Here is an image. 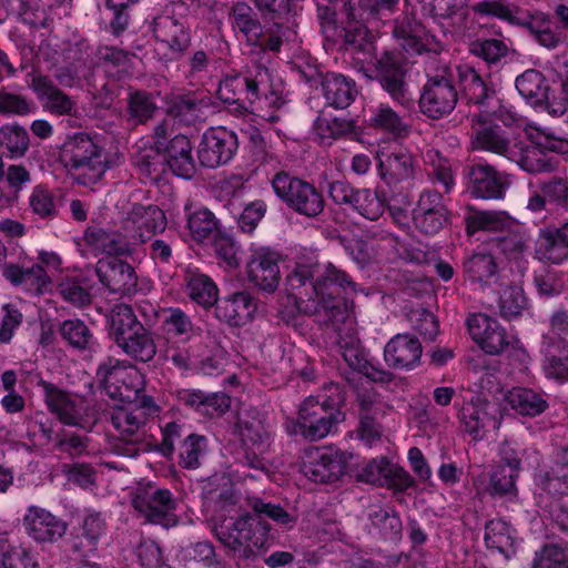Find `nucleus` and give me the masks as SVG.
Returning a JSON list of instances; mask_svg holds the SVG:
<instances>
[{
  "mask_svg": "<svg viewBox=\"0 0 568 568\" xmlns=\"http://www.w3.org/2000/svg\"><path fill=\"white\" fill-rule=\"evenodd\" d=\"M156 40L155 52L160 59H173L189 45L190 37L184 23L169 14H160L153 21Z\"/></svg>",
  "mask_w": 568,
  "mask_h": 568,
  "instance_id": "nucleus-17",
  "label": "nucleus"
},
{
  "mask_svg": "<svg viewBox=\"0 0 568 568\" xmlns=\"http://www.w3.org/2000/svg\"><path fill=\"white\" fill-rule=\"evenodd\" d=\"M187 292L192 301L209 307L217 301V287L206 275L192 273L187 277Z\"/></svg>",
  "mask_w": 568,
  "mask_h": 568,
  "instance_id": "nucleus-45",
  "label": "nucleus"
},
{
  "mask_svg": "<svg viewBox=\"0 0 568 568\" xmlns=\"http://www.w3.org/2000/svg\"><path fill=\"white\" fill-rule=\"evenodd\" d=\"M364 112V122L367 129L388 133L396 138L405 136L408 133V125L387 104L372 105Z\"/></svg>",
  "mask_w": 568,
  "mask_h": 568,
  "instance_id": "nucleus-28",
  "label": "nucleus"
},
{
  "mask_svg": "<svg viewBox=\"0 0 568 568\" xmlns=\"http://www.w3.org/2000/svg\"><path fill=\"white\" fill-rule=\"evenodd\" d=\"M33 555L10 542L7 536H0V568H34Z\"/></svg>",
  "mask_w": 568,
  "mask_h": 568,
  "instance_id": "nucleus-44",
  "label": "nucleus"
},
{
  "mask_svg": "<svg viewBox=\"0 0 568 568\" xmlns=\"http://www.w3.org/2000/svg\"><path fill=\"white\" fill-rule=\"evenodd\" d=\"M116 344L128 355L142 362L151 361L156 353L153 338L144 327H142V332L135 331L125 336L124 341H118Z\"/></svg>",
  "mask_w": 568,
  "mask_h": 568,
  "instance_id": "nucleus-42",
  "label": "nucleus"
},
{
  "mask_svg": "<svg viewBox=\"0 0 568 568\" xmlns=\"http://www.w3.org/2000/svg\"><path fill=\"white\" fill-rule=\"evenodd\" d=\"M458 77L463 93L469 103L480 105L490 94H494V89H490L473 68H458Z\"/></svg>",
  "mask_w": 568,
  "mask_h": 568,
  "instance_id": "nucleus-39",
  "label": "nucleus"
},
{
  "mask_svg": "<svg viewBox=\"0 0 568 568\" xmlns=\"http://www.w3.org/2000/svg\"><path fill=\"white\" fill-rule=\"evenodd\" d=\"M0 145L12 158L22 156L29 148V135L24 128L18 124H7L0 129Z\"/></svg>",
  "mask_w": 568,
  "mask_h": 568,
  "instance_id": "nucleus-50",
  "label": "nucleus"
},
{
  "mask_svg": "<svg viewBox=\"0 0 568 568\" xmlns=\"http://www.w3.org/2000/svg\"><path fill=\"white\" fill-rule=\"evenodd\" d=\"M210 485L216 487L207 490L206 506L213 513L212 520L217 539L240 557H248L263 544L262 537L253 528L257 519L240 514L229 476H214Z\"/></svg>",
  "mask_w": 568,
  "mask_h": 568,
  "instance_id": "nucleus-2",
  "label": "nucleus"
},
{
  "mask_svg": "<svg viewBox=\"0 0 568 568\" xmlns=\"http://www.w3.org/2000/svg\"><path fill=\"white\" fill-rule=\"evenodd\" d=\"M252 508L260 517H266L285 528H291L296 523V517L278 505L255 499L252 504Z\"/></svg>",
  "mask_w": 568,
  "mask_h": 568,
  "instance_id": "nucleus-53",
  "label": "nucleus"
},
{
  "mask_svg": "<svg viewBox=\"0 0 568 568\" xmlns=\"http://www.w3.org/2000/svg\"><path fill=\"white\" fill-rule=\"evenodd\" d=\"M112 406L111 422L123 440H132L148 416L158 412V406L150 397L136 399H118Z\"/></svg>",
  "mask_w": 568,
  "mask_h": 568,
  "instance_id": "nucleus-13",
  "label": "nucleus"
},
{
  "mask_svg": "<svg viewBox=\"0 0 568 568\" xmlns=\"http://www.w3.org/2000/svg\"><path fill=\"white\" fill-rule=\"evenodd\" d=\"M499 121L509 129V132L505 131L503 136L499 134V155H504L509 161L519 162L523 159L525 143L521 138L524 135L540 149L558 154L568 153V139L556 135L550 129L527 123L510 105L499 104Z\"/></svg>",
  "mask_w": 568,
  "mask_h": 568,
  "instance_id": "nucleus-4",
  "label": "nucleus"
},
{
  "mask_svg": "<svg viewBox=\"0 0 568 568\" xmlns=\"http://www.w3.org/2000/svg\"><path fill=\"white\" fill-rule=\"evenodd\" d=\"M165 129L163 125H160L154 131V145H155V152H144L141 153L139 156V165L142 171H144L148 174H159L160 169L159 166L162 165L161 161H156L158 158H160V152L163 146V140L165 139Z\"/></svg>",
  "mask_w": 568,
  "mask_h": 568,
  "instance_id": "nucleus-60",
  "label": "nucleus"
},
{
  "mask_svg": "<svg viewBox=\"0 0 568 568\" xmlns=\"http://www.w3.org/2000/svg\"><path fill=\"white\" fill-rule=\"evenodd\" d=\"M290 207L301 214L316 216L323 210V197L312 184L302 181Z\"/></svg>",
  "mask_w": 568,
  "mask_h": 568,
  "instance_id": "nucleus-48",
  "label": "nucleus"
},
{
  "mask_svg": "<svg viewBox=\"0 0 568 568\" xmlns=\"http://www.w3.org/2000/svg\"><path fill=\"white\" fill-rule=\"evenodd\" d=\"M351 207L365 219L376 221L385 211V202L369 189H357Z\"/></svg>",
  "mask_w": 568,
  "mask_h": 568,
  "instance_id": "nucleus-49",
  "label": "nucleus"
},
{
  "mask_svg": "<svg viewBox=\"0 0 568 568\" xmlns=\"http://www.w3.org/2000/svg\"><path fill=\"white\" fill-rule=\"evenodd\" d=\"M529 242L524 224L499 212V251L510 260H518Z\"/></svg>",
  "mask_w": 568,
  "mask_h": 568,
  "instance_id": "nucleus-26",
  "label": "nucleus"
},
{
  "mask_svg": "<svg viewBox=\"0 0 568 568\" xmlns=\"http://www.w3.org/2000/svg\"><path fill=\"white\" fill-rule=\"evenodd\" d=\"M468 331L474 342L486 353L495 354L496 322L485 314H474L468 321Z\"/></svg>",
  "mask_w": 568,
  "mask_h": 568,
  "instance_id": "nucleus-35",
  "label": "nucleus"
},
{
  "mask_svg": "<svg viewBox=\"0 0 568 568\" xmlns=\"http://www.w3.org/2000/svg\"><path fill=\"white\" fill-rule=\"evenodd\" d=\"M381 179L387 184L408 180L414 174V161L397 142L379 144L376 151Z\"/></svg>",
  "mask_w": 568,
  "mask_h": 568,
  "instance_id": "nucleus-18",
  "label": "nucleus"
},
{
  "mask_svg": "<svg viewBox=\"0 0 568 568\" xmlns=\"http://www.w3.org/2000/svg\"><path fill=\"white\" fill-rule=\"evenodd\" d=\"M132 506L150 523L165 527L176 524L174 510L178 506V500L169 489L161 488L153 483L140 484L134 489Z\"/></svg>",
  "mask_w": 568,
  "mask_h": 568,
  "instance_id": "nucleus-8",
  "label": "nucleus"
},
{
  "mask_svg": "<svg viewBox=\"0 0 568 568\" xmlns=\"http://www.w3.org/2000/svg\"><path fill=\"white\" fill-rule=\"evenodd\" d=\"M62 160L77 183L91 186L101 181L108 169L120 164L121 156L104 154L93 139L78 133L65 142Z\"/></svg>",
  "mask_w": 568,
  "mask_h": 568,
  "instance_id": "nucleus-5",
  "label": "nucleus"
},
{
  "mask_svg": "<svg viewBox=\"0 0 568 568\" xmlns=\"http://www.w3.org/2000/svg\"><path fill=\"white\" fill-rule=\"evenodd\" d=\"M468 192L478 199H494L497 194V176L493 166L477 163L470 171Z\"/></svg>",
  "mask_w": 568,
  "mask_h": 568,
  "instance_id": "nucleus-36",
  "label": "nucleus"
},
{
  "mask_svg": "<svg viewBox=\"0 0 568 568\" xmlns=\"http://www.w3.org/2000/svg\"><path fill=\"white\" fill-rule=\"evenodd\" d=\"M387 473H389V463L385 457H381L366 463L358 477L362 481L382 486L387 483Z\"/></svg>",
  "mask_w": 568,
  "mask_h": 568,
  "instance_id": "nucleus-62",
  "label": "nucleus"
},
{
  "mask_svg": "<svg viewBox=\"0 0 568 568\" xmlns=\"http://www.w3.org/2000/svg\"><path fill=\"white\" fill-rule=\"evenodd\" d=\"M414 223L425 234L437 233L447 221V210L438 192L425 191L420 194L413 213Z\"/></svg>",
  "mask_w": 568,
  "mask_h": 568,
  "instance_id": "nucleus-19",
  "label": "nucleus"
},
{
  "mask_svg": "<svg viewBox=\"0 0 568 568\" xmlns=\"http://www.w3.org/2000/svg\"><path fill=\"white\" fill-rule=\"evenodd\" d=\"M237 150V138L225 128L206 130L197 148L200 163L206 168H216L232 160Z\"/></svg>",
  "mask_w": 568,
  "mask_h": 568,
  "instance_id": "nucleus-14",
  "label": "nucleus"
},
{
  "mask_svg": "<svg viewBox=\"0 0 568 568\" xmlns=\"http://www.w3.org/2000/svg\"><path fill=\"white\" fill-rule=\"evenodd\" d=\"M206 447L205 437L189 435L180 448L181 464L185 468H196L199 458Z\"/></svg>",
  "mask_w": 568,
  "mask_h": 568,
  "instance_id": "nucleus-56",
  "label": "nucleus"
},
{
  "mask_svg": "<svg viewBox=\"0 0 568 568\" xmlns=\"http://www.w3.org/2000/svg\"><path fill=\"white\" fill-rule=\"evenodd\" d=\"M377 403L372 395H363L359 398L361 420L359 437L368 446H372L381 438V427L375 423L374 417L377 415Z\"/></svg>",
  "mask_w": 568,
  "mask_h": 568,
  "instance_id": "nucleus-41",
  "label": "nucleus"
},
{
  "mask_svg": "<svg viewBox=\"0 0 568 568\" xmlns=\"http://www.w3.org/2000/svg\"><path fill=\"white\" fill-rule=\"evenodd\" d=\"M351 458V454L332 447L311 448L304 453L302 471L316 483L333 481L345 474Z\"/></svg>",
  "mask_w": 568,
  "mask_h": 568,
  "instance_id": "nucleus-12",
  "label": "nucleus"
},
{
  "mask_svg": "<svg viewBox=\"0 0 568 568\" xmlns=\"http://www.w3.org/2000/svg\"><path fill=\"white\" fill-rule=\"evenodd\" d=\"M457 91L446 78H430L423 87L419 108L424 115L430 119H442L456 106Z\"/></svg>",
  "mask_w": 568,
  "mask_h": 568,
  "instance_id": "nucleus-16",
  "label": "nucleus"
},
{
  "mask_svg": "<svg viewBox=\"0 0 568 568\" xmlns=\"http://www.w3.org/2000/svg\"><path fill=\"white\" fill-rule=\"evenodd\" d=\"M98 377L113 399H136L144 385L135 366L112 359L99 367Z\"/></svg>",
  "mask_w": 568,
  "mask_h": 568,
  "instance_id": "nucleus-10",
  "label": "nucleus"
},
{
  "mask_svg": "<svg viewBox=\"0 0 568 568\" xmlns=\"http://www.w3.org/2000/svg\"><path fill=\"white\" fill-rule=\"evenodd\" d=\"M3 276L16 286H22L33 294H43L51 285V277L39 264L31 266L9 264L3 268Z\"/></svg>",
  "mask_w": 568,
  "mask_h": 568,
  "instance_id": "nucleus-25",
  "label": "nucleus"
},
{
  "mask_svg": "<svg viewBox=\"0 0 568 568\" xmlns=\"http://www.w3.org/2000/svg\"><path fill=\"white\" fill-rule=\"evenodd\" d=\"M121 236L129 244V252L134 246L151 240L166 227L164 212L155 205L132 204L121 220Z\"/></svg>",
  "mask_w": 568,
  "mask_h": 568,
  "instance_id": "nucleus-9",
  "label": "nucleus"
},
{
  "mask_svg": "<svg viewBox=\"0 0 568 568\" xmlns=\"http://www.w3.org/2000/svg\"><path fill=\"white\" fill-rule=\"evenodd\" d=\"M529 27L536 34L539 43L547 48L556 47L560 40L559 34L551 29L549 18L544 14L532 17L529 22Z\"/></svg>",
  "mask_w": 568,
  "mask_h": 568,
  "instance_id": "nucleus-63",
  "label": "nucleus"
},
{
  "mask_svg": "<svg viewBox=\"0 0 568 568\" xmlns=\"http://www.w3.org/2000/svg\"><path fill=\"white\" fill-rule=\"evenodd\" d=\"M394 36L408 53L439 52L442 44L423 24L406 21L395 27Z\"/></svg>",
  "mask_w": 568,
  "mask_h": 568,
  "instance_id": "nucleus-22",
  "label": "nucleus"
},
{
  "mask_svg": "<svg viewBox=\"0 0 568 568\" xmlns=\"http://www.w3.org/2000/svg\"><path fill=\"white\" fill-rule=\"evenodd\" d=\"M287 286L296 307L304 313H325L332 321L344 318L346 297L355 288L348 276L328 264L321 267L313 258L301 257L287 275Z\"/></svg>",
  "mask_w": 568,
  "mask_h": 568,
  "instance_id": "nucleus-1",
  "label": "nucleus"
},
{
  "mask_svg": "<svg viewBox=\"0 0 568 568\" xmlns=\"http://www.w3.org/2000/svg\"><path fill=\"white\" fill-rule=\"evenodd\" d=\"M342 419V413L333 404L308 397L302 403L296 422L288 423L286 428L290 434L317 440L335 432Z\"/></svg>",
  "mask_w": 568,
  "mask_h": 568,
  "instance_id": "nucleus-6",
  "label": "nucleus"
},
{
  "mask_svg": "<svg viewBox=\"0 0 568 568\" xmlns=\"http://www.w3.org/2000/svg\"><path fill=\"white\" fill-rule=\"evenodd\" d=\"M466 271L473 281L487 284L495 275L496 264L493 255L475 254L466 264Z\"/></svg>",
  "mask_w": 568,
  "mask_h": 568,
  "instance_id": "nucleus-52",
  "label": "nucleus"
},
{
  "mask_svg": "<svg viewBox=\"0 0 568 568\" xmlns=\"http://www.w3.org/2000/svg\"><path fill=\"white\" fill-rule=\"evenodd\" d=\"M44 402L57 418L69 426L91 428L97 422V412L89 402L77 394L64 392L51 383L41 382Z\"/></svg>",
  "mask_w": 568,
  "mask_h": 568,
  "instance_id": "nucleus-7",
  "label": "nucleus"
},
{
  "mask_svg": "<svg viewBox=\"0 0 568 568\" xmlns=\"http://www.w3.org/2000/svg\"><path fill=\"white\" fill-rule=\"evenodd\" d=\"M95 273L100 282L112 292L130 293L136 286L133 267L116 258L100 260Z\"/></svg>",
  "mask_w": 568,
  "mask_h": 568,
  "instance_id": "nucleus-21",
  "label": "nucleus"
},
{
  "mask_svg": "<svg viewBox=\"0 0 568 568\" xmlns=\"http://www.w3.org/2000/svg\"><path fill=\"white\" fill-rule=\"evenodd\" d=\"M495 113L481 111L475 120L474 130L475 135L471 144L476 150L497 152V135H496Z\"/></svg>",
  "mask_w": 568,
  "mask_h": 568,
  "instance_id": "nucleus-40",
  "label": "nucleus"
},
{
  "mask_svg": "<svg viewBox=\"0 0 568 568\" xmlns=\"http://www.w3.org/2000/svg\"><path fill=\"white\" fill-rule=\"evenodd\" d=\"M526 306V297L519 285L510 286L503 292L499 304V314L504 317H514L521 313Z\"/></svg>",
  "mask_w": 568,
  "mask_h": 568,
  "instance_id": "nucleus-55",
  "label": "nucleus"
},
{
  "mask_svg": "<svg viewBox=\"0 0 568 568\" xmlns=\"http://www.w3.org/2000/svg\"><path fill=\"white\" fill-rule=\"evenodd\" d=\"M91 284L79 274L65 276L59 284L61 296L77 306H84L91 302Z\"/></svg>",
  "mask_w": 568,
  "mask_h": 568,
  "instance_id": "nucleus-43",
  "label": "nucleus"
},
{
  "mask_svg": "<svg viewBox=\"0 0 568 568\" xmlns=\"http://www.w3.org/2000/svg\"><path fill=\"white\" fill-rule=\"evenodd\" d=\"M219 99L239 111L242 95L253 105L262 120L274 122L278 119L276 110L284 104V83L273 71L260 64L245 68L242 75L225 77L217 88Z\"/></svg>",
  "mask_w": 568,
  "mask_h": 568,
  "instance_id": "nucleus-3",
  "label": "nucleus"
},
{
  "mask_svg": "<svg viewBox=\"0 0 568 568\" xmlns=\"http://www.w3.org/2000/svg\"><path fill=\"white\" fill-rule=\"evenodd\" d=\"M143 325L136 320L132 308L125 304L115 305L110 313V332L115 343L133 332H142Z\"/></svg>",
  "mask_w": 568,
  "mask_h": 568,
  "instance_id": "nucleus-37",
  "label": "nucleus"
},
{
  "mask_svg": "<svg viewBox=\"0 0 568 568\" xmlns=\"http://www.w3.org/2000/svg\"><path fill=\"white\" fill-rule=\"evenodd\" d=\"M504 409H514L521 415L535 416L546 409V400L535 392L514 387L504 395Z\"/></svg>",
  "mask_w": 568,
  "mask_h": 568,
  "instance_id": "nucleus-34",
  "label": "nucleus"
},
{
  "mask_svg": "<svg viewBox=\"0 0 568 568\" xmlns=\"http://www.w3.org/2000/svg\"><path fill=\"white\" fill-rule=\"evenodd\" d=\"M214 251L220 265L225 268H236L240 265V247L232 237L222 234V232L212 240Z\"/></svg>",
  "mask_w": 568,
  "mask_h": 568,
  "instance_id": "nucleus-51",
  "label": "nucleus"
},
{
  "mask_svg": "<svg viewBox=\"0 0 568 568\" xmlns=\"http://www.w3.org/2000/svg\"><path fill=\"white\" fill-rule=\"evenodd\" d=\"M163 160L175 175L190 178L194 171L190 140L182 134L174 136L164 150Z\"/></svg>",
  "mask_w": 568,
  "mask_h": 568,
  "instance_id": "nucleus-29",
  "label": "nucleus"
},
{
  "mask_svg": "<svg viewBox=\"0 0 568 568\" xmlns=\"http://www.w3.org/2000/svg\"><path fill=\"white\" fill-rule=\"evenodd\" d=\"M31 88L48 112L55 115H72L75 113V102L58 89L49 78L44 75L34 77Z\"/></svg>",
  "mask_w": 568,
  "mask_h": 568,
  "instance_id": "nucleus-23",
  "label": "nucleus"
},
{
  "mask_svg": "<svg viewBox=\"0 0 568 568\" xmlns=\"http://www.w3.org/2000/svg\"><path fill=\"white\" fill-rule=\"evenodd\" d=\"M250 255L246 261V276L250 283L256 288L273 293L280 285L282 275L280 263L282 256L270 246L251 244Z\"/></svg>",
  "mask_w": 568,
  "mask_h": 568,
  "instance_id": "nucleus-11",
  "label": "nucleus"
},
{
  "mask_svg": "<svg viewBox=\"0 0 568 568\" xmlns=\"http://www.w3.org/2000/svg\"><path fill=\"white\" fill-rule=\"evenodd\" d=\"M519 94L531 103L548 101L550 99L548 87L542 74L536 70H527L516 79Z\"/></svg>",
  "mask_w": 568,
  "mask_h": 568,
  "instance_id": "nucleus-38",
  "label": "nucleus"
},
{
  "mask_svg": "<svg viewBox=\"0 0 568 568\" xmlns=\"http://www.w3.org/2000/svg\"><path fill=\"white\" fill-rule=\"evenodd\" d=\"M302 181L303 180L292 176L288 173L280 172L272 179V187L275 194L291 206L295 197V192L298 191Z\"/></svg>",
  "mask_w": 568,
  "mask_h": 568,
  "instance_id": "nucleus-59",
  "label": "nucleus"
},
{
  "mask_svg": "<svg viewBox=\"0 0 568 568\" xmlns=\"http://www.w3.org/2000/svg\"><path fill=\"white\" fill-rule=\"evenodd\" d=\"M532 568H568V546L544 547Z\"/></svg>",
  "mask_w": 568,
  "mask_h": 568,
  "instance_id": "nucleus-54",
  "label": "nucleus"
},
{
  "mask_svg": "<svg viewBox=\"0 0 568 568\" xmlns=\"http://www.w3.org/2000/svg\"><path fill=\"white\" fill-rule=\"evenodd\" d=\"M372 523L386 539H398L402 534V521L397 515L386 509H379L372 517Z\"/></svg>",
  "mask_w": 568,
  "mask_h": 568,
  "instance_id": "nucleus-57",
  "label": "nucleus"
},
{
  "mask_svg": "<svg viewBox=\"0 0 568 568\" xmlns=\"http://www.w3.org/2000/svg\"><path fill=\"white\" fill-rule=\"evenodd\" d=\"M499 357L518 365L521 371L526 367L529 356L521 343L514 336H499Z\"/></svg>",
  "mask_w": 568,
  "mask_h": 568,
  "instance_id": "nucleus-58",
  "label": "nucleus"
},
{
  "mask_svg": "<svg viewBox=\"0 0 568 568\" xmlns=\"http://www.w3.org/2000/svg\"><path fill=\"white\" fill-rule=\"evenodd\" d=\"M422 356L419 341L407 334L394 336L385 346L386 363L394 368H413Z\"/></svg>",
  "mask_w": 568,
  "mask_h": 568,
  "instance_id": "nucleus-24",
  "label": "nucleus"
},
{
  "mask_svg": "<svg viewBox=\"0 0 568 568\" xmlns=\"http://www.w3.org/2000/svg\"><path fill=\"white\" fill-rule=\"evenodd\" d=\"M61 334L71 345L84 348L88 346L91 334L80 320H68L61 325Z\"/></svg>",
  "mask_w": 568,
  "mask_h": 568,
  "instance_id": "nucleus-61",
  "label": "nucleus"
},
{
  "mask_svg": "<svg viewBox=\"0 0 568 568\" xmlns=\"http://www.w3.org/2000/svg\"><path fill=\"white\" fill-rule=\"evenodd\" d=\"M266 210V203L262 200H256L247 204L239 219L240 229L244 233L251 234L264 217Z\"/></svg>",
  "mask_w": 568,
  "mask_h": 568,
  "instance_id": "nucleus-64",
  "label": "nucleus"
},
{
  "mask_svg": "<svg viewBox=\"0 0 568 568\" xmlns=\"http://www.w3.org/2000/svg\"><path fill=\"white\" fill-rule=\"evenodd\" d=\"M232 26L237 34L251 45H261L263 28L254 10L245 4L237 3L232 12Z\"/></svg>",
  "mask_w": 568,
  "mask_h": 568,
  "instance_id": "nucleus-32",
  "label": "nucleus"
},
{
  "mask_svg": "<svg viewBox=\"0 0 568 568\" xmlns=\"http://www.w3.org/2000/svg\"><path fill=\"white\" fill-rule=\"evenodd\" d=\"M389 62L390 57L388 55L378 62L379 82L393 100L397 101L402 105H406L412 101V97L403 81V71L394 63H390V68H388Z\"/></svg>",
  "mask_w": 568,
  "mask_h": 568,
  "instance_id": "nucleus-33",
  "label": "nucleus"
},
{
  "mask_svg": "<svg viewBox=\"0 0 568 568\" xmlns=\"http://www.w3.org/2000/svg\"><path fill=\"white\" fill-rule=\"evenodd\" d=\"M537 255L540 260L559 264L567 257L568 246L561 242L554 230L545 229L539 236Z\"/></svg>",
  "mask_w": 568,
  "mask_h": 568,
  "instance_id": "nucleus-46",
  "label": "nucleus"
},
{
  "mask_svg": "<svg viewBox=\"0 0 568 568\" xmlns=\"http://www.w3.org/2000/svg\"><path fill=\"white\" fill-rule=\"evenodd\" d=\"M256 310V302L251 294L240 292L219 303L216 316L232 326H242L253 318Z\"/></svg>",
  "mask_w": 568,
  "mask_h": 568,
  "instance_id": "nucleus-27",
  "label": "nucleus"
},
{
  "mask_svg": "<svg viewBox=\"0 0 568 568\" xmlns=\"http://www.w3.org/2000/svg\"><path fill=\"white\" fill-rule=\"evenodd\" d=\"M184 215L189 236L196 243L212 241L221 233L219 220L200 203L187 200L184 204Z\"/></svg>",
  "mask_w": 568,
  "mask_h": 568,
  "instance_id": "nucleus-20",
  "label": "nucleus"
},
{
  "mask_svg": "<svg viewBox=\"0 0 568 568\" xmlns=\"http://www.w3.org/2000/svg\"><path fill=\"white\" fill-rule=\"evenodd\" d=\"M22 526L26 534L38 544H53L68 530V524L62 518L36 505L27 508Z\"/></svg>",
  "mask_w": 568,
  "mask_h": 568,
  "instance_id": "nucleus-15",
  "label": "nucleus"
},
{
  "mask_svg": "<svg viewBox=\"0 0 568 568\" xmlns=\"http://www.w3.org/2000/svg\"><path fill=\"white\" fill-rule=\"evenodd\" d=\"M323 91L326 101L337 108L348 106L357 94L355 82L342 74H327L323 81Z\"/></svg>",
  "mask_w": 568,
  "mask_h": 568,
  "instance_id": "nucleus-31",
  "label": "nucleus"
},
{
  "mask_svg": "<svg viewBox=\"0 0 568 568\" xmlns=\"http://www.w3.org/2000/svg\"><path fill=\"white\" fill-rule=\"evenodd\" d=\"M83 245L93 254H126L129 244L121 236V227L115 233H109L101 227H89L83 236Z\"/></svg>",
  "mask_w": 568,
  "mask_h": 568,
  "instance_id": "nucleus-30",
  "label": "nucleus"
},
{
  "mask_svg": "<svg viewBox=\"0 0 568 568\" xmlns=\"http://www.w3.org/2000/svg\"><path fill=\"white\" fill-rule=\"evenodd\" d=\"M518 448L510 447L506 444L499 449V476L503 475L504 483L499 478V494L508 493L514 488L515 480L519 471L520 459L518 457Z\"/></svg>",
  "mask_w": 568,
  "mask_h": 568,
  "instance_id": "nucleus-47",
  "label": "nucleus"
}]
</instances>
